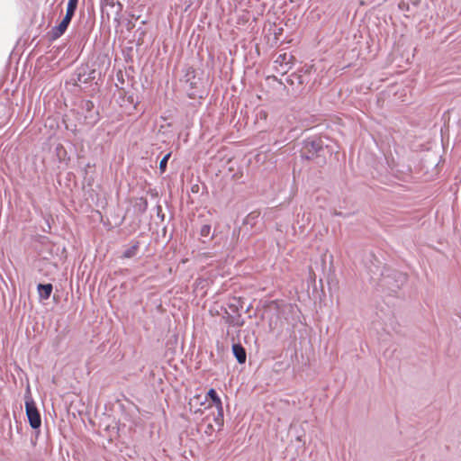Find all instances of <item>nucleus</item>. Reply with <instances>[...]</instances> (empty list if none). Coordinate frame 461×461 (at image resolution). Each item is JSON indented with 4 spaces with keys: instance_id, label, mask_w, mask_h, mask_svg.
I'll return each mask as SVG.
<instances>
[{
    "instance_id": "13",
    "label": "nucleus",
    "mask_w": 461,
    "mask_h": 461,
    "mask_svg": "<svg viewBox=\"0 0 461 461\" xmlns=\"http://www.w3.org/2000/svg\"><path fill=\"white\" fill-rule=\"evenodd\" d=\"M210 229H211V228H210V226H208V225H203V226L202 227V229H201V234H202L203 236H207V235L209 234V232H210Z\"/></svg>"
},
{
    "instance_id": "15",
    "label": "nucleus",
    "mask_w": 461,
    "mask_h": 461,
    "mask_svg": "<svg viewBox=\"0 0 461 461\" xmlns=\"http://www.w3.org/2000/svg\"><path fill=\"white\" fill-rule=\"evenodd\" d=\"M423 146H424L423 143H419V144L415 145V148L421 149V148H423Z\"/></svg>"
},
{
    "instance_id": "3",
    "label": "nucleus",
    "mask_w": 461,
    "mask_h": 461,
    "mask_svg": "<svg viewBox=\"0 0 461 461\" xmlns=\"http://www.w3.org/2000/svg\"><path fill=\"white\" fill-rule=\"evenodd\" d=\"M75 12L69 9H67L66 15L59 23V25L52 28L51 36L52 39L56 40L59 38L67 30L68 24L71 22V19L74 15Z\"/></svg>"
},
{
    "instance_id": "9",
    "label": "nucleus",
    "mask_w": 461,
    "mask_h": 461,
    "mask_svg": "<svg viewBox=\"0 0 461 461\" xmlns=\"http://www.w3.org/2000/svg\"><path fill=\"white\" fill-rule=\"evenodd\" d=\"M217 409V415L214 417V421L219 427L223 426V406L222 403L215 406Z\"/></svg>"
},
{
    "instance_id": "8",
    "label": "nucleus",
    "mask_w": 461,
    "mask_h": 461,
    "mask_svg": "<svg viewBox=\"0 0 461 461\" xmlns=\"http://www.w3.org/2000/svg\"><path fill=\"white\" fill-rule=\"evenodd\" d=\"M139 250V242H135L132 246L125 249L123 252L122 258H131L134 256H136L137 252Z\"/></svg>"
},
{
    "instance_id": "11",
    "label": "nucleus",
    "mask_w": 461,
    "mask_h": 461,
    "mask_svg": "<svg viewBox=\"0 0 461 461\" xmlns=\"http://www.w3.org/2000/svg\"><path fill=\"white\" fill-rule=\"evenodd\" d=\"M170 156H171V152L165 155L164 158L159 162V169L162 173H164L166 171L167 164V161H168Z\"/></svg>"
},
{
    "instance_id": "5",
    "label": "nucleus",
    "mask_w": 461,
    "mask_h": 461,
    "mask_svg": "<svg viewBox=\"0 0 461 461\" xmlns=\"http://www.w3.org/2000/svg\"><path fill=\"white\" fill-rule=\"evenodd\" d=\"M207 402V397L203 396L202 394L195 393L189 399L188 405L190 407V411L193 410L194 407L197 405H203Z\"/></svg>"
},
{
    "instance_id": "12",
    "label": "nucleus",
    "mask_w": 461,
    "mask_h": 461,
    "mask_svg": "<svg viewBox=\"0 0 461 461\" xmlns=\"http://www.w3.org/2000/svg\"><path fill=\"white\" fill-rule=\"evenodd\" d=\"M78 0H68L67 9L76 11Z\"/></svg>"
},
{
    "instance_id": "7",
    "label": "nucleus",
    "mask_w": 461,
    "mask_h": 461,
    "mask_svg": "<svg viewBox=\"0 0 461 461\" xmlns=\"http://www.w3.org/2000/svg\"><path fill=\"white\" fill-rule=\"evenodd\" d=\"M52 285L51 284H46V285H39L38 290L40 293V295L42 299H48L52 292Z\"/></svg>"
},
{
    "instance_id": "14",
    "label": "nucleus",
    "mask_w": 461,
    "mask_h": 461,
    "mask_svg": "<svg viewBox=\"0 0 461 461\" xmlns=\"http://www.w3.org/2000/svg\"><path fill=\"white\" fill-rule=\"evenodd\" d=\"M213 430V426L212 424H208L205 429V433L210 434Z\"/></svg>"
},
{
    "instance_id": "18",
    "label": "nucleus",
    "mask_w": 461,
    "mask_h": 461,
    "mask_svg": "<svg viewBox=\"0 0 461 461\" xmlns=\"http://www.w3.org/2000/svg\"><path fill=\"white\" fill-rule=\"evenodd\" d=\"M52 383H53V384H56V383H57V381H56V376H52Z\"/></svg>"
},
{
    "instance_id": "10",
    "label": "nucleus",
    "mask_w": 461,
    "mask_h": 461,
    "mask_svg": "<svg viewBox=\"0 0 461 461\" xmlns=\"http://www.w3.org/2000/svg\"><path fill=\"white\" fill-rule=\"evenodd\" d=\"M25 378H26V389H25V393H24V404L29 403L30 401L32 402H35L32 396V392H31L28 376H25Z\"/></svg>"
},
{
    "instance_id": "4",
    "label": "nucleus",
    "mask_w": 461,
    "mask_h": 461,
    "mask_svg": "<svg viewBox=\"0 0 461 461\" xmlns=\"http://www.w3.org/2000/svg\"><path fill=\"white\" fill-rule=\"evenodd\" d=\"M232 352L239 363H240V364L245 363L246 358H247V354H246L244 348L240 344H234L232 346Z\"/></svg>"
},
{
    "instance_id": "2",
    "label": "nucleus",
    "mask_w": 461,
    "mask_h": 461,
    "mask_svg": "<svg viewBox=\"0 0 461 461\" xmlns=\"http://www.w3.org/2000/svg\"><path fill=\"white\" fill-rule=\"evenodd\" d=\"M25 406V412L28 419V422L32 429L34 430H37V433H40V429L41 426V417L40 414V411L36 406L35 402H32L31 401L29 403L24 404Z\"/></svg>"
},
{
    "instance_id": "16",
    "label": "nucleus",
    "mask_w": 461,
    "mask_h": 461,
    "mask_svg": "<svg viewBox=\"0 0 461 461\" xmlns=\"http://www.w3.org/2000/svg\"><path fill=\"white\" fill-rule=\"evenodd\" d=\"M158 383L160 384H163V379L161 376H158Z\"/></svg>"
},
{
    "instance_id": "19",
    "label": "nucleus",
    "mask_w": 461,
    "mask_h": 461,
    "mask_svg": "<svg viewBox=\"0 0 461 461\" xmlns=\"http://www.w3.org/2000/svg\"><path fill=\"white\" fill-rule=\"evenodd\" d=\"M404 11L407 12L409 11V5L405 4V8H404Z\"/></svg>"
},
{
    "instance_id": "17",
    "label": "nucleus",
    "mask_w": 461,
    "mask_h": 461,
    "mask_svg": "<svg viewBox=\"0 0 461 461\" xmlns=\"http://www.w3.org/2000/svg\"><path fill=\"white\" fill-rule=\"evenodd\" d=\"M194 413H198V412L202 413V410L198 408V409L194 410Z\"/></svg>"
},
{
    "instance_id": "6",
    "label": "nucleus",
    "mask_w": 461,
    "mask_h": 461,
    "mask_svg": "<svg viewBox=\"0 0 461 461\" xmlns=\"http://www.w3.org/2000/svg\"><path fill=\"white\" fill-rule=\"evenodd\" d=\"M204 397H207V401L210 400L212 402V405H214V406L222 403V402H221L220 396L218 395L216 390L213 389V388L209 389V391L206 393Z\"/></svg>"
},
{
    "instance_id": "1",
    "label": "nucleus",
    "mask_w": 461,
    "mask_h": 461,
    "mask_svg": "<svg viewBox=\"0 0 461 461\" xmlns=\"http://www.w3.org/2000/svg\"><path fill=\"white\" fill-rule=\"evenodd\" d=\"M407 171L414 174L427 175L429 168L438 174V162L434 154L425 153L423 149L415 152L408 158ZM434 173L431 174L433 176Z\"/></svg>"
}]
</instances>
